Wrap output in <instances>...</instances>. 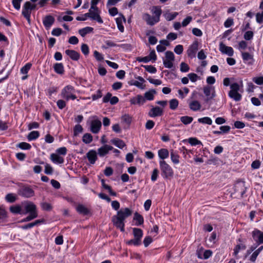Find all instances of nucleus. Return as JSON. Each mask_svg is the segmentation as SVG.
Instances as JSON below:
<instances>
[{"instance_id":"f257e3e1","label":"nucleus","mask_w":263,"mask_h":263,"mask_svg":"<svg viewBox=\"0 0 263 263\" xmlns=\"http://www.w3.org/2000/svg\"><path fill=\"white\" fill-rule=\"evenodd\" d=\"M132 211L128 208L121 209L117 212V214L112 217V222L114 225L121 232H124V221L126 218L131 216Z\"/></svg>"},{"instance_id":"f03ea898","label":"nucleus","mask_w":263,"mask_h":263,"mask_svg":"<svg viewBox=\"0 0 263 263\" xmlns=\"http://www.w3.org/2000/svg\"><path fill=\"white\" fill-rule=\"evenodd\" d=\"M61 98L67 101L74 100L77 98L76 95V89L73 86L70 85L65 86L61 91Z\"/></svg>"},{"instance_id":"7ed1b4c3","label":"nucleus","mask_w":263,"mask_h":263,"mask_svg":"<svg viewBox=\"0 0 263 263\" xmlns=\"http://www.w3.org/2000/svg\"><path fill=\"white\" fill-rule=\"evenodd\" d=\"M161 175L164 179H170L173 177L174 172L172 167L164 160L159 161Z\"/></svg>"},{"instance_id":"20e7f679","label":"nucleus","mask_w":263,"mask_h":263,"mask_svg":"<svg viewBox=\"0 0 263 263\" xmlns=\"http://www.w3.org/2000/svg\"><path fill=\"white\" fill-rule=\"evenodd\" d=\"M18 194L23 197L29 198L34 195V191L29 186H23L18 191Z\"/></svg>"},{"instance_id":"39448f33","label":"nucleus","mask_w":263,"mask_h":263,"mask_svg":"<svg viewBox=\"0 0 263 263\" xmlns=\"http://www.w3.org/2000/svg\"><path fill=\"white\" fill-rule=\"evenodd\" d=\"M234 190L236 193H239L241 196L242 197L247 190L245 181L242 179L237 180L234 185Z\"/></svg>"},{"instance_id":"423d86ee","label":"nucleus","mask_w":263,"mask_h":263,"mask_svg":"<svg viewBox=\"0 0 263 263\" xmlns=\"http://www.w3.org/2000/svg\"><path fill=\"white\" fill-rule=\"evenodd\" d=\"M252 235L253 239L257 242V245L263 243V232L255 229L252 232Z\"/></svg>"},{"instance_id":"0eeeda50","label":"nucleus","mask_w":263,"mask_h":263,"mask_svg":"<svg viewBox=\"0 0 263 263\" xmlns=\"http://www.w3.org/2000/svg\"><path fill=\"white\" fill-rule=\"evenodd\" d=\"M219 50L222 53L226 54L230 57L232 56L234 54L233 48L226 46L222 42H220L219 44Z\"/></svg>"},{"instance_id":"6e6552de","label":"nucleus","mask_w":263,"mask_h":263,"mask_svg":"<svg viewBox=\"0 0 263 263\" xmlns=\"http://www.w3.org/2000/svg\"><path fill=\"white\" fill-rule=\"evenodd\" d=\"M241 57L245 63L251 65L254 62L253 54L247 52H241Z\"/></svg>"},{"instance_id":"1a4fd4ad","label":"nucleus","mask_w":263,"mask_h":263,"mask_svg":"<svg viewBox=\"0 0 263 263\" xmlns=\"http://www.w3.org/2000/svg\"><path fill=\"white\" fill-rule=\"evenodd\" d=\"M198 43L197 41H195L190 46L187 51L188 56L191 58L196 57V52L198 50Z\"/></svg>"},{"instance_id":"9d476101","label":"nucleus","mask_w":263,"mask_h":263,"mask_svg":"<svg viewBox=\"0 0 263 263\" xmlns=\"http://www.w3.org/2000/svg\"><path fill=\"white\" fill-rule=\"evenodd\" d=\"M102 123L100 120H92L90 124V131L93 134H97L100 130Z\"/></svg>"},{"instance_id":"9b49d317","label":"nucleus","mask_w":263,"mask_h":263,"mask_svg":"<svg viewBox=\"0 0 263 263\" xmlns=\"http://www.w3.org/2000/svg\"><path fill=\"white\" fill-rule=\"evenodd\" d=\"M55 19L51 15L45 16L43 20V24L46 29H49L54 23Z\"/></svg>"},{"instance_id":"f8f14e48","label":"nucleus","mask_w":263,"mask_h":263,"mask_svg":"<svg viewBox=\"0 0 263 263\" xmlns=\"http://www.w3.org/2000/svg\"><path fill=\"white\" fill-rule=\"evenodd\" d=\"M143 19L146 22V24L150 26H153L158 23L154 16H151L148 13H144L142 16Z\"/></svg>"},{"instance_id":"ddd939ff","label":"nucleus","mask_w":263,"mask_h":263,"mask_svg":"<svg viewBox=\"0 0 263 263\" xmlns=\"http://www.w3.org/2000/svg\"><path fill=\"white\" fill-rule=\"evenodd\" d=\"M119 16L116 18V24L117 27L121 32H123L124 31V27L123 25V22H125L126 19L122 14H119Z\"/></svg>"},{"instance_id":"4468645a","label":"nucleus","mask_w":263,"mask_h":263,"mask_svg":"<svg viewBox=\"0 0 263 263\" xmlns=\"http://www.w3.org/2000/svg\"><path fill=\"white\" fill-rule=\"evenodd\" d=\"M112 149H114V147L112 146L106 144L98 149V154L100 157H103L108 154L109 151Z\"/></svg>"},{"instance_id":"2eb2a0df","label":"nucleus","mask_w":263,"mask_h":263,"mask_svg":"<svg viewBox=\"0 0 263 263\" xmlns=\"http://www.w3.org/2000/svg\"><path fill=\"white\" fill-rule=\"evenodd\" d=\"M151 12L156 20L158 22L160 21V17L162 14V10L159 6H153L151 8Z\"/></svg>"},{"instance_id":"dca6fc26","label":"nucleus","mask_w":263,"mask_h":263,"mask_svg":"<svg viewBox=\"0 0 263 263\" xmlns=\"http://www.w3.org/2000/svg\"><path fill=\"white\" fill-rule=\"evenodd\" d=\"M87 158L90 164H93L97 160V153L95 150H90L86 154Z\"/></svg>"},{"instance_id":"f3484780","label":"nucleus","mask_w":263,"mask_h":263,"mask_svg":"<svg viewBox=\"0 0 263 263\" xmlns=\"http://www.w3.org/2000/svg\"><path fill=\"white\" fill-rule=\"evenodd\" d=\"M65 53L72 60L78 61L80 59V53L75 50L67 49Z\"/></svg>"},{"instance_id":"a211bd4d","label":"nucleus","mask_w":263,"mask_h":263,"mask_svg":"<svg viewBox=\"0 0 263 263\" xmlns=\"http://www.w3.org/2000/svg\"><path fill=\"white\" fill-rule=\"evenodd\" d=\"M214 91V88L211 86H207L203 88V92L208 100L211 99L215 97Z\"/></svg>"},{"instance_id":"6ab92c4d","label":"nucleus","mask_w":263,"mask_h":263,"mask_svg":"<svg viewBox=\"0 0 263 263\" xmlns=\"http://www.w3.org/2000/svg\"><path fill=\"white\" fill-rule=\"evenodd\" d=\"M25 209L26 210L25 213L24 214H26L28 213H37L36 211V205L33 203L32 202H29L25 206Z\"/></svg>"},{"instance_id":"aec40b11","label":"nucleus","mask_w":263,"mask_h":263,"mask_svg":"<svg viewBox=\"0 0 263 263\" xmlns=\"http://www.w3.org/2000/svg\"><path fill=\"white\" fill-rule=\"evenodd\" d=\"M144 102L145 98L141 95H138L130 100V103L132 104L142 105L144 104Z\"/></svg>"},{"instance_id":"412c9836","label":"nucleus","mask_w":263,"mask_h":263,"mask_svg":"<svg viewBox=\"0 0 263 263\" xmlns=\"http://www.w3.org/2000/svg\"><path fill=\"white\" fill-rule=\"evenodd\" d=\"M77 211L80 214L87 215L90 213V211L86 207L81 204H79L76 208Z\"/></svg>"},{"instance_id":"4be33fe9","label":"nucleus","mask_w":263,"mask_h":263,"mask_svg":"<svg viewBox=\"0 0 263 263\" xmlns=\"http://www.w3.org/2000/svg\"><path fill=\"white\" fill-rule=\"evenodd\" d=\"M132 118L131 116H122L121 123L124 125V128L126 129L129 127L132 122Z\"/></svg>"},{"instance_id":"5701e85b","label":"nucleus","mask_w":263,"mask_h":263,"mask_svg":"<svg viewBox=\"0 0 263 263\" xmlns=\"http://www.w3.org/2000/svg\"><path fill=\"white\" fill-rule=\"evenodd\" d=\"M54 71L59 74H63L64 72V68L62 63H57L53 65Z\"/></svg>"},{"instance_id":"b1692460","label":"nucleus","mask_w":263,"mask_h":263,"mask_svg":"<svg viewBox=\"0 0 263 263\" xmlns=\"http://www.w3.org/2000/svg\"><path fill=\"white\" fill-rule=\"evenodd\" d=\"M50 159L53 162L58 164L63 163L64 161L63 157L56 154H52L50 155Z\"/></svg>"},{"instance_id":"393cba45","label":"nucleus","mask_w":263,"mask_h":263,"mask_svg":"<svg viewBox=\"0 0 263 263\" xmlns=\"http://www.w3.org/2000/svg\"><path fill=\"white\" fill-rule=\"evenodd\" d=\"M133 220L136 221L135 224L137 226L143 224L144 222V219L143 216L138 212L134 214Z\"/></svg>"},{"instance_id":"a878e982","label":"nucleus","mask_w":263,"mask_h":263,"mask_svg":"<svg viewBox=\"0 0 263 263\" xmlns=\"http://www.w3.org/2000/svg\"><path fill=\"white\" fill-rule=\"evenodd\" d=\"M112 144L118 147L120 149L123 148L126 146L125 142L121 139L118 138H115L111 140Z\"/></svg>"},{"instance_id":"bb28decb","label":"nucleus","mask_w":263,"mask_h":263,"mask_svg":"<svg viewBox=\"0 0 263 263\" xmlns=\"http://www.w3.org/2000/svg\"><path fill=\"white\" fill-rule=\"evenodd\" d=\"M158 154L161 160H164V159L168 157L169 152L166 148H161L158 151Z\"/></svg>"},{"instance_id":"cd10ccee","label":"nucleus","mask_w":263,"mask_h":263,"mask_svg":"<svg viewBox=\"0 0 263 263\" xmlns=\"http://www.w3.org/2000/svg\"><path fill=\"white\" fill-rule=\"evenodd\" d=\"M92 20L97 21L100 24H102L103 21L99 14V11H92L91 12V17Z\"/></svg>"},{"instance_id":"c85d7f7f","label":"nucleus","mask_w":263,"mask_h":263,"mask_svg":"<svg viewBox=\"0 0 263 263\" xmlns=\"http://www.w3.org/2000/svg\"><path fill=\"white\" fill-rule=\"evenodd\" d=\"M137 79L139 81H134L132 83H130V85H134L138 88L143 89V83L145 81L144 79L138 76Z\"/></svg>"},{"instance_id":"c756f323","label":"nucleus","mask_w":263,"mask_h":263,"mask_svg":"<svg viewBox=\"0 0 263 263\" xmlns=\"http://www.w3.org/2000/svg\"><path fill=\"white\" fill-rule=\"evenodd\" d=\"M93 30V28L92 27H86L80 29L79 33L82 37H84L87 34L92 32Z\"/></svg>"},{"instance_id":"7c9ffc66","label":"nucleus","mask_w":263,"mask_h":263,"mask_svg":"<svg viewBox=\"0 0 263 263\" xmlns=\"http://www.w3.org/2000/svg\"><path fill=\"white\" fill-rule=\"evenodd\" d=\"M133 235L135 238H138L141 240L143 236V231L141 229L134 228L133 229Z\"/></svg>"},{"instance_id":"2f4dec72","label":"nucleus","mask_w":263,"mask_h":263,"mask_svg":"<svg viewBox=\"0 0 263 263\" xmlns=\"http://www.w3.org/2000/svg\"><path fill=\"white\" fill-rule=\"evenodd\" d=\"M246 249V246L243 243L237 244L234 249L233 255L237 257V255L240 250H245Z\"/></svg>"},{"instance_id":"473e14b6","label":"nucleus","mask_w":263,"mask_h":263,"mask_svg":"<svg viewBox=\"0 0 263 263\" xmlns=\"http://www.w3.org/2000/svg\"><path fill=\"white\" fill-rule=\"evenodd\" d=\"M31 12L29 10L23 6L22 15L26 18L29 24H30L31 22Z\"/></svg>"},{"instance_id":"72a5a7b5","label":"nucleus","mask_w":263,"mask_h":263,"mask_svg":"<svg viewBox=\"0 0 263 263\" xmlns=\"http://www.w3.org/2000/svg\"><path fill=\"white\" fill-rule=\"evenodd\" d=\"M190 107L192 110L196 111L200 109L201 105L198 101H193L190 103Z\"/></svg>"},{"instance_id":"f704fd0d","label":"nucleus","mask_w":263,"mask_h":263,"mask_svg":"<svg viewBox=\"0 0 263 263\" xmlns=\"http://www.w3.org/2000/svg\"><path fill=\"white\" fill-rule=\"evenodd\" d=\"M178 12H176L174 13H170L167 12L163 14V16L167 21H170L173 20L178 15Z\"/></svg>"},{"instance_id":"c9c22d12","label":"nucleus","mask_w":263,"mask_h":263,"mask_svg":"<svg viewBox=\"0 0 263 263\" xmlns=\"http://www.w3.org/2000/svg\"><path fill=\"white\" fill-rule=\"evenodd\" d=\"M40 136V133L38 131H32L27 136V139L29 141H32L36 139Z\"/></svg>"},{"instance_id":"e433bc0d","label":"nucleus","mask_w":263,"mask_h":263,"mask_svg":"<svg viewBox=\"0 0 263 263\" xmlns=\"http://www.w3.org/2000/svg\"><path fill=\"white\" fill-rule=\"evenodd\" d=\"M229 96L235 101H239L241 99V95L238 92H229Z\"/></svg>"},{"instance_id":"4c0bfd02","label":"nucleus","mask_w":263,"mask_h":263,"mask_svg":"<svg viewBox=\"0 0 263 263\" xmlns=\"http://www.w3.org/2000/svg\"><path fill=\"white\" fill-rule=\"evenodd\" d=\"M82 141L86 144H89L92 141V136L90 134L86 133L83 136Z\"/></svg>"},{"instance_id":"58836bf2","label":"nucleus","mask_w":263,"mask_h":263,"mask_svg":"<svg viewBox=\"0 0 263 263\" xmlns=\"http://www.w3.org/2000/svg\"><path fill=\"white\" fill-rule=\"evenodd\" d=\"M156 93V91L154 89L147 91L144 94L145 100H153L154 99V94Z\"/></svg>"},{"instance_id":"ea45409f","label":"nucleus","mask_w":263,"mask_h":263,"mask_svg":"<svg viewBox=\"0 0 263 263\" xmlns=\"http://www.w3.org/2000/svg\"><path fill=\"white\" fill-rule=\"evenodd\" d=\"M21 206L19 205H13L10 208V211L13 214H21Z\"/></svg>"},{"instance_id":"a19ab883","label":"nucleus","mask_w":263,"mask_h":263,"mask_svg":"<svg viewBox=\"0 0 263 263\" xmlns=\"http://www.w3.org/2000/svg\"><path fill=\"white\" fill-rule=\"evenodd\" d=\"M37 217V213H29V215L26 218L21 220V222H24L27 221H31V220L36 218Z\"/></svg>"},{"instance_id":"79ce46f5","label":"nucleus","mask_w":263,"mask_h":263,"mask_svg":"<svg viewBox=\"0 0 263 263\" xmlns=\"http://www.w3.org/2000/svg\"><path fill=\"white\" fill-rule=\"evenodd\" d=\"M193 120V118L190 116H181L180 121L185 125L191 123Z\"/></svg>"},{"instance_id":"37998d69","label":"nucleus","mask_w":263,"mask_h":263,"mask_svg":"<svg viewBox=\"0 0 263 263\" xmlns=\"http://www.w3.org/2000/svg\"><path fill=\"white\" fill-rule=\"evenodd\" d=\"M126 243L128 245H134L135 246H139L141 244V240L138 238H134L130 239L126 242Z\"/></svg>"},{"instance_id":"c03bdc74","label":"nucleus","mask_w":263,"mask_h":263,"mask_svg":"<svg viewBox=\"0 0 263 263\" xmlns=\"http://www.w3.org/2000/svg\"><path fill=\"white\" fill-rule=\"evenodd\" d=\"M41 206L43 210L46 211H50L52 209L51 204L46 202L41 203Z\"/></svg>"},{"instance_id":"a18cd8bd","label":"nucleus","mask_w":263,"mask_h":263,"mask_svg":"<svg viewBox=\"0 0 263 263\" xmlns=\"http://www.w3.org/2000/svg\"><path fill=\"white\" fill-rule=\"evenodd\" d=\"M5 199L9 203H13L16 201V197L13 194L9 193L6 196Z\"/></svg>"},{"instance_id":"49530a36","label":"nucleus","mask_w":263,"mask_h":263,"mask_svg":"<svg viewBox=\"0 0 263 263\" xmlns=\"http://www.w3.org/2000/svg\"><path fill=\"white\" fill-rule=\"evenodd\" d=\"M171 159L174 164H178L179 163V156L174 153L173 151L171 153Z\"/></svg>"},{"instance_id":"de8ad7c7","label":"nucleus","mask_w":263,"mask_h":263,"mask_svg":"<svg viewBox=\"0 0 263 263\" xmlns=\"http://www.w3.org/2000/svg\"><path fill=\"white\" fill-rule=\"evenodd\" d=\"M32 66V64L28 63L21 69V72L22 74H27Z\"/></svg>"},{"instance_id":"09e8293b","label":"nucleus","mask_w":263,"mask_h":263,"mask_svg":"<svg viewBox=\"0 0 263 263\" xmlns=\"http://www.w3.org/2000/svg\"><path fill=\"white\" fill-rule=\"evenodd\" d=\"M17 147L20 148L22 149L27 150L30 149L31 148V146L30 144L24 142L18 143L17 145Z\"/></svg>"},{"instance_id":"8fccbe9b","label":"nucleus","mask_w":263,"mask_h":263,"mask_svg":"<svg viewBox=\"0 0 263 263\" xmlns=\"http://www.w3.org/2000/svg\"><path fill=\"white\" fill-rule=\"evenodd\" d=\"M67 102V101L63 99L58 100L57 102V105L59 109H62L66 107Z\"/></svg>"},{"instance_id":"3c124183","label":"nucleus","mask_w":263,"mask_h":263,"mask_svg":"<svg viewBox=\"0 0 263 263\" xmlns=\"http://www.w3.org/2000/svg\"><path fill=\"white\" fill-rule=\"evenodd\" d=\"M145 69L151 73H155L157 72L156 67L152 65H142Z\"/></svg>"},{"instance_id":"603ef678","label":"nucleus","mask_w":263,"mask_h":263,"mask_svg":"<svg viewBox=\"0 0 263 263\" xmlns=\"http://www.w3.org/2000/svg\"><path fill=\"white\" fill-rule=\"evenodd\" d=\"M189 143L193 146L202 144L200 141L198 140L196 138H190L187 139Z\"/></svg>"},{"instance_id":"864d4df0","label":"nucleus","mask_w":263,"mask_h":263,"mask_svg":"<svg viewBox=\"0 0 263 263\" xmlns=\"http://www.w3.org/2000/svg\"><path fill=\"white\" fill-rule=\"evenodd\" d=\"M178 106V101L176 99H173L170 101V107L172 110H175Z\"/></svg>"},{"instance_id":"5fc2aeb1","label":"nucleus","mask_w":263,"mask_h":263,"mask_svg":"<svg viewBox=\"0 0 263 263\" xmlns=\"http://www.w3.org/2000/svg\"><path fill=\"white\" fill-rule=\"evenodd\" d=\"M153 115H161L163 113V109L160 107L156 106L152 109Z\"/></svg>"},{"instance_id":"6e6d98bb","label":"nucleus","mask_w":263,"mask_h":263,"mask_svg":"<svg viewBox=\"0 0 263 263\" xmlns=\"http://www.w3.org/2000/svg\"><path fill=\"white\" fill-rule=\"evenodd\" d=\"M230 88L231 90L229 92H238L240 91V86L238 83H234L230 85Z\"/></svg>"},{"instance_id":"4d7b16f0","label":"nucleus","mask_w":263,"mask_h":263,"mask_svg":"<svg viewBox=\"0 0 263 263\" xmlns=\"http://www.w3.org/2000/svg\"><path fill=\"white\" fill-rule=\"evenodd\" d=\"M83 132V127L80 124H77L73 129V135L77 136L79 134Z\"/></svg>"},{"instance_id":"13d9d810","label":"nucleus","mask_w":263,"mask_h":263,"mask_svg":"<svg viewBox=\"0 0 263 263\" xmlns=\"http://www.w3.org/2000/svg\"><path fill=\"white\" fill-rule=\"evenodd\" d=\"M81 51L84 55L87 56L89 53V47L87 44H83L81 47Z\"/></svg>"},{"instance_id":"bf43d9fd","label":"nucleus","mask_w":263,"mask_h":263,"mask_svg":"<svg viewBox=\"0 0 263 263\" xmlns=\"http://www.w3.org/2000/svg\"><path fill=\"white\" fill-rule=\"evenodd\" d=\"M23 6L25 7L27 9L29 10L31 12L32 10L35 9L36 5L32 4L29 2H26L25 3Z\"/></svg>"},{"instance_id":"052dcab7","label":"nucleus","mask_w":263,"mask_h":263,"mask_svg":"<svg viewBox=\"0 0 263 263\" xmlns=\"http://www.w3.org/2000/svg\"><path fill=\"white\" fill-rule=\"evenodd\" d=\"M198 122L203 124H207L208 125H211L212 123V120L208 117L199 119Z\"/></svg>"},{"instance_id":"680f3d73","label":"nucleus","mask_w":263,"mask_h":263,"mask_svg":"<svg viewBox=\"0 0 263 263\" xmlns=\"http://www.w3.org/2000/svg\"><path fill=\"white\" fill-rule=\"evenodd\" d=\"M173 61L172 60L163 59V63L165 68H171L173 66Z\"/></svg>"},{"instance_id":"e2e57ef3","label":"nucleus","mask_w":263,"mask_h":263,"mask_svg":"<svg viewBox=\"0 0 263 263\" xmlns=\"http://www.w3.org/2000/svg\"><path fill=\"white\" fill-rule=\"evenodd\" d=\"M58 20L59 22L63 21H66V22H70L73 20V17L71 16H69L68 15H64L63 17H61V16L58 17Z\"/></svg>"},{"instance_id":"0e129e2a","label":"nucleus","mask_w":263,"mask_h":263,"mask_svg":"<svg viewBox=\"0 0 263 263\" xmlns=\"http://www.w3.org/2000/svg\"><path fill=\"white\" fill-rule=\"evenodd\" d=\"M190 70V67L189 66V65L184 63V62H182L180 64V71L182 72H186L187 71H189V70Z\"/></svg>"},{"instance_id":"69168bd1","label":"nucleus","mask_w":263,"mask_h":263,"mask_svg":"<svg viewBox=\"0 0 263 263\" xmlns=\"http://www.w3.org/2000/svg\"><path fill=\"white\" fill-rule=\"evenodd\" d=\"M165 60H169L174 61L175 60V55L172 51H167L165 53Z\"/></svg>"},{"instance_id":"338daca9","label":"nucleus","mask_w":263,"mask_h":263,"mask_svg":"<svg viewBox=\"0 0 263 263\" xmlns=\"http://www.w3.org/2000/svg\"><path fill=\"white\" fill-rule=\"evenodd\" d=\"M254 35V33L252 31H247L244 34L243 37L246 40H251L252 39Z\"/></svg>"},{"instance_id":"774afa93","label":"nucleus","mask_w":263,"mask_h":263,"mask_svg":"<svg viewBox=\"0 0 263 263\" xmlns=\"http://www.w3.org/2000/svg\"><path fill=\"white\" fill-rule=\"evenodd\" d=\"M253 81L257 85L263 84V76L254 77L253 78Z\"/></svg>"}]
</instances>
